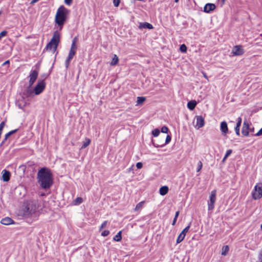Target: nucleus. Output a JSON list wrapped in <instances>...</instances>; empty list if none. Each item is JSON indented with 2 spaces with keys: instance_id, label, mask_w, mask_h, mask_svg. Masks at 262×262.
Wrapping results in <instances>:
<instances>
[{
  "instance_id": "f257e3e1",
  "label": "nucleus",
  "mask_w": 262,
  "mask_h": 262,
  "mask_svg": "<svg viewBox=\"0 0 262 262\" xmlns=\"http://www.w3.org/2000/svg\"><path fill=\"white\" fill-rule=\"evenodd\" d=\"M37 178L39 184L43 189L50 188L53 183L51 170L47 167L41 168L38 170Z\"/></svg>"
},
{
  "instance_id": "f03ea898",
  "label": "nucleus",
  "mask_w": 262,
  "mask_h": 262,
  "mask_svg": "<svg viewBox=\"0 0 262 262\" xmlns=\"http://www.w3.org/2000/svg\"><path fill=\"white\" fill-rule=\"evenodd\" d=\"M70 11L66 8L63 6H60L57 9L55 17V21L56 24L62 28L64 25L67 16L69 13Z\"/></svg>"
},
{
  "instance_id": "7ed1b4c3",
  "label": "nucleus",
  "mask_w": 262,
  "mask_h": 262,
  "mask_svg": "<svg viewBox=\"0 0 262 262\" xmlns=\"http://www.w3.org/2000/svg\"><path fill=\"white\" fill-rule=\"evenodd\" d=\"M38 209V205L36 202H30L25 205L23 211L25 217L31 216L35 214Z\"/></svg>"
},
{
  "instance_id": "20e7f679",
  "label": "nucleus",
  "mask_w": 262,
  "mask_h": 262,
  "mask_svg": "<svg viewBox=\"0 0 262 262\" xmlns=\"http://www.w3.org/2000/svg\"><path fill=\"white\" fill-rule=\"evenodd\" d=\"M60 41V35L57 31L54 32L53 36L50 41L46 46L47 50H52L55 52L57 49V46Z\"/></svg>"
},
{
  "instance_id": "39448f33",
  "label": "nucleus",
  "mask_w": 262,
  "mask_h": 262,
  "mask_svg": "<svg viewBox=\"0 0 262 262\" xmlns=\"http://www.w3.org/2000/svg\"><path fill=\"white\" fill-rule=\"evenodd\" d=\"M76 37H75L72 41V43L71 45L70 50L69 53L68 58L65 62V66L67 69L69 68L70 66V62L76 54V50L77 49L76 46Z\"/></svg>"
},
{
  "instance_id": "423d86ee",
  "label": "nucleus",
  "mask_w": 262,
  "mask_h": 262,
  "mask_svg": "<svg viewBox=\"0 0 262 262\" xmlns=\"http://www.w3.org/2000/svg\"><path fill=\"white\" fill-rule=\"evenodd\" d=\"M252 195L254 200L259 199L262 198V184L259 183L254 186V189L252 192Z\"/></svg>"
},
{
  "instance_id": "0eeeda50",
  "label": "nucleus",
  "mask_w": 262,
  "mask_h": 262,
  "mask_svg": "<svg viewBox=\"0 0 262 262\" xmlns=\"http://www.w3.org/2000/svg\"><path fill=\"white\" fill-rule=\"evenodd\" d=\"M216 190L211 191L208 201V210H212L214 208V204L216 201Z\"/></svg>"
},
{
  "instance_id": "6e6552de",
  "label": "nucleus",
  "mask_w": 262,
  "mask_h": 262,
  "mask_svg": "<svg viewBox=\"0 0 262 262\" xmlns=\"http://www.w3.org/2000/svg\"><path fill=\"white\" fill-rule=\"evenodd\" d=\"M165 137L162 136V142L160 144L157 143L155 141L152 140V143L154 146L155 147H162L167 144L169 143V142L171 141V137L170 135H167L166 138L165 139V141H164Z\"/></svg>"
},
{
  "instance_id": "1a4fd4ad",
  "label": "nucleus",
  "mask_w": 262,
  "mask_h": 262,
  "mask_svg": "<svg viewBox=\"0 0 262 262\" xmlns=\"http://www.w3.org/2000/svg\"><path fill=\"white\" fill-rule=\"evenodd\" d=\"M46 83L43 80H40L38 82L37 85L34 88V93L35 95H39L45 89Z\"/></svg>"
},
{
  "instance_id": "9d476101",
  "label": "nucleus",
  "mask_w": 262,
  "mask_h": 262,
  "mask_svg": "<svg viewBox=\"0 0 262 262\" xmlns=\"http://www.w3.org/2000/svg\"><path fill=\"white\" fill-rule=\"evenodd\" d=\"M196 125L195 127L197 129H199L204 126L205 120L204 118L202 116H196Z\"/></svg>"
},
{
  "instance_id": "9b49d317",
  "label": "nucleus",
  "mask_w": 262,
  "mask_h": 262,
  "mask_svg": "<svg viewBox=\"0 0 262 262\" xmlns=\"http://www.w3.org/2000/svg\"><path fill=\"white\" fill-rule=\"evenodd\" d=\"M244 53V51L242 46H235L232 50V53L235 56L242 55Z\"/></svg>"
},
{
  "instance_id": "f8f14e48",
  "label": "nucleus",
  "mask_w": 262,
  "mask_h": 262,
  "mask_svg": "<svg viewBox=\"0 0 262 262\" xmlns=\"http://www.w3.org/2000/svg\"><path fill=\"white\" fill-rule=\"evenodd\" d=\"M216 8L214 4L208 3L206 4L204 7V11L206 13H210L211 11H213Z\"/></svg>"
},
{
  "instance_id": "ddd939ff",
  "label": "nucleus",
  "mask_w": 262,
  "mask_h": 262,
  "mask_svg": "<svg viewBox=\"0 0 262 262\" xmlns=\"http://www.w3.org/2000/svg\"><path fill=\"white\" fill-rule=\"evenodd\" d=\"M220 129L222 134L224 136L228 133L227 123L226 121H223L221 123Z\"/></svg>"
},
{
  "instance_id": "4468645a",
  "label": "nucleus",
  "mask_w": 262,
  "mask_h": 262,
  "mask_svg": "<svg viewBox=\"0 0 262 262\" xmlns=\"http://www.w3.org/2000/svg\"><path fill=\"white\" fill-rule=\"evenodd\" d=\"M249 124L245 121L244 122L243 127L242 129V133L244 136H248L249 135Z\"/></svg>"
},
{
  "instance_id": "2eb2a0df",
  "label": "nucleus",
  "mask_w": 262,
  "mask_h": 262,
  "mask_svg": "<svg viewBox=\"0 0 262 262\" xmlns=\"http://www.w3.org/2000/svg\"><path fill=\"white\" fill-rule=\"evenodd\" d=\"M2 179L4 182H8L10 180V172L6 170L2 171Z\"/></svg>"
},
{
  "instance_id": "dca6fc26",
  "label": "nucleus",
  "mask_w": 262,
  "mask_h": 262,
  "mask_svg": "<svg viewBox=\"0 0 262 262\" xmlns=\"http://www.w3.org/2000/svg\"><path fill=\"white\" fill-rule=\"evenodd\" d=\"M1 223L2 224L5 225H9L13 224V221L10 217H6L3 219L1 220Z\"/></svg>"
},
{
  "instance_id": "f3484780",
  "label": "nucleus",
  "mask_w": 262,
  "mask_h": 262,
  "mask_svg": "<svg viewBox=\"0 0 262 262\" xmlns=\"http://www.w3.org/2000/svg\"><path fill=\"white\" fill-rule=\"evenodd\" d=\"M31 86H28L27 89L25 90V91L24 92V95L25 96L27 97H31L33 96V92L31 89Z\"/></svg>"
},
{
  "instance_id": "a211bd4d",
  "label": "nucleus",
  "mask_w": 262,
  "mask_h": 262,
  "mask_svg": "<svg viewBox=\"0 0 262 262\" xmlns=\"http://www.w3.org/2000/svg\"><path fill=\"white\" fill-rule=\"evenodd\" d=\"M197 103L195 100H191L189 101L187 103V107L191 111H192L194 109L196 106Z\"/></svg>"
},
{
  "instance_id": "6ab92c4d",
  "label": "nucleus",
  "mask_w": 262,
  "mask_h": 262,
  "mask_svg": "<svg viewBox=\"0 0 262 262\" xmlns=\"http://www.w3.org/2000/svg\"><path fill=\"white\" fill-rule=\"evenodd\" d=\"M26 102L25 101V98L22 97V99L20 100H18L17 102V106L21 109H23L24 107L26 105Z\"/></svg>"
},
{
  "instance_id": "aec40b11",
  "label": "nucleus",
  "mask_w": 262,
  "mask_h": 262,
  "mask_svg": "<svg viewBox=\"0 0 262 262\" xmlns=\"http://www.w3.org/2000/svg\"><path fill=\"white\" fill-rule=\"evenodd\" d=\"M168 191V187L166 186H162L160 189V193L162 195H165Z\"/></svg>"
},
{
  "instance_id": "412c9836",
  "label": "nucleus",
  "mask_w": 262,
  "mask_h": 262,
  "mask_svg": "<svg viewBox=\"0 0 262 262\" xmlns=\"http://www.w3.org/2000/svg\"><path fill=\"white\" fill-rule=\"evenodd\" d=\"M139 27L141 28H147L148 29H151L153 28L152 25L148 23H144L142 24H140Z\"/></svg>"
},
{
  "instance_id": "4be33fe9",
  "label": "nucleus",
  "mask_w": 262,
  "mask_h": 262,
  "mask_svg": "<svg viewBox=\"0 0 262 262\" xmlns=\"http://www.w3.org/2000/svg\"><path fill=\"white\" fill-rule=\"evenodd\" d=\"M38 76V72L36 70L31 71L29 75V77L33 79L34 80H36Z\"/></svg>"
},
{
  "instance_id": "5701e85b",
  "label": "nucleus",
  "mask_w": 262,
  "mask_h": 262,
  "mask_svg": "<svg viewBox=\"0 0 262 262\" xmlns=\"http://www.w3.org/2000/svg\"><path fill=\"white\" fill-rule=\"evenodd\" d=\"M91 143V140L89 138H85V141L83 142L82 146L81 148L83 149L88 147Z\"/></svg>"
},
{
  "instance_id": "b1692460",
  "label": "nucleus",
  "mask_w": 262,
  "mask_h": 262,
  "mask_svg": "<svg viewBox=\"0 0 262 262\" xmlns=\"http://www.w3.org/2000/svg\"><path fill=\"white\" fill-rule=\"evenodd\" d=\"M118 61H119V58H118V56L116 54H115L114 55V57L113 58L111 62V66H115V65L117 64L118 63Z\"/></svg>"
},
{
  "instance_id": "393cba45",
  "label": "nucleus",
  "mask_w": 262,
  "mask_h": 262,
  "mask_svg": "<svg viewBox=\"0 0 262 262\" xmlns=\"http://www.w3.org/2000/svg\"><path fill=\"white\" fill-rule=\"evenodd\" d=\"M121 233L122 232L120 231H119L113 238V239L116 242H120L122 239V236H121Z\"/></svg>"
},
{
  "instance_id": "a878e982",
  "label": "nucleus",
  "mask_w": 262,
  "mask_h": 262,
  "mask_svg": "<svg viewBox=\"0 0 262 262\" xmlns=\"http://www.w3.org/2000/svg\"><path fill=\"white\" fill-rule=\"evenodd\" d=\"M229 250V246L226 245L223 247L222 249V255H226Z\"/></svg>"
},
{
  "instance_id": "bb28decb",
  "label": "nucleus",
  "mask_w": 262,
  "mask_h": 262,
  "mask_svg": "<svg viewBox=\"0 0 262 262\" xmlns=\"http://www.w3.org/2000/svg\"><path fill=\"white\" fill-rule=\"evenodd\" d=\"M83 202V199L82 198L80 197H77L75 199V200L74 201V204L75 205H79L81 203H82Z\"/></svg>"
},
{
  "instance_id": "cd10ccee",
  "label": "nucleus",
  "mask_w": 262,
  "mask_h": 262,
  "mask_svg": "<svg viewBox=\"0 0 262 262\" xmlns=\"http://www.w3.org/2000/svg\"><path fill=\"white\" fill-rule=\"evenodd\" d=\"M185 236L184 235V234L181 233L178 236L177 239V243L179 244L182 242L183 239H184Z\"/></svg>"
},
{
  "instance_id": "c85d7f7f",
  "label": "nucleus",
  "mask_w": 262,
  "mask_h": 262,
  "mask_svg": "<svg viewBox=\"0 0 262 262\" xmlns=\"http://www.w3.org/2000/svg\"><path fill=\"white\" fill-rule=\"evenodd\" d=\"M144 203V201H142V202H140V203H139L138 204H137V205H136V206L135 208V210L138 211V210L141 209L143 207Z\"/></svg>"
},
{
  "instance_id": "c756f323",
  "label": "nucleus",
  "mask_w": 262,
  "mask_h": 262,
  "mask_svg": "<svg viewBox=\"0 0 262 262\" xmlns=\"http://www.w3.org/2000/svg\"><path fill=\"white\" fill-rule=\"evenodd\" d=\"M145 100V98L143 97H138L137 103V104H142Z\"/></svg>"
},
{
  "instance_id": "7c9ffc66",
  "label": "nucleus",
  "mask_w": 262,
  "mask_h": 262,
  "mask_svg": "<svg viewBox=\"0 0 262 262\" xmlns=\"http://www.w3.org/2000/svg\"><path fill=\"white\" fill-rule=\"evenodd\" d=\"M159 134H160V130L158 128H156L152 131V134L155 137H158L159 136Z\"/></svg>"
},
{
  "instance_id": "2f4dec72",
  "label": "nucleus",
  "mask_w": 262,
  "mask_h": 262,
  "mask_svg": "<svg viewBox=\"0 0 262 262\" xmlns=\"http://www.w3.org/2000/svg\"><path fill=\"white\" fill-rule=\"evenodd\" d=\"M180 50L182 53H185L187 51V47L185 45L182 44L180 46Z\"/></svg>"
},
{
  "instance_id": "473e14b6",
  "label": "nucleus",
  "mask_w": 262,
  "mask_h": 262,
  "mask_svg": "<svg viewBox=\"0 0 262 262\" xmlns=\"http://www.w3.org/2000/svg\"><path fill=\"white\" fill-rule=\"evenodd\" d=\"M190 228V225L187 226L181 232L182 234L183 233L185 236H186V233L188 231L189 229Z\"/></svg>"
},
{
  "instance_id": "72a5a7b5",
  "label": "nucleus",
  "mask_w": 262,
  "mask_h": 262,
  "mask_svg": "<svg viewBox=\"0 0 262 262\" xmlns=\"http://www.w3.org/2000/svg\"><path fill=\"white\" fill-rule=\"evenodd\" d=\"M161 132L163 133H167L168 128L166 126H164L161 128Z\"/></svg>"
},
{
  "instance_id": "f704fd0d",
  "label": "nucleus",
  "mask_w": 262,
  "mask_h": 262,
  "mask_svg": "<svg viewBox=\"0 0 262 262\" xmlns=\"http://www.w3.org/2000/svg\"><path fill=\"white\" fill-rule=\"evenodd\" d=\"M202 168V163L201 161H199L198 163L197 172H199Z\"/></svg>"
},
{
  "instance_id": "c9c22d12",
  "label": "nucleus",
  "mask_w": 262,
  "mask_h": 262,
  "mask_svg": "<svg viewBox=\"0 0 262 262\" xmlns=\"http://www.w3.org/2000/svg\"><path fill=\"white\" fill-rule=\"evenodd\" d=\"M232 152V150L231 149L227 150L225 155V158H227L231 154Z\"/></svg>"
},
{
  "instance_id": "e433bc0d",
  "label": "nucleus",
  "mask_w": 262,
  "mask_h": 262,
  "mask_svg": "<svg viewBox=\"0 0 262 262\" xmlns=\"http://www.w3.org/2000/svg\"><path fill=\"white\" fill-rule=\"evenodd\" d=\"M107 224V221H105L102 224V225H101V226L100 227V229L99 230H102L103 228H105Z\"/></svg>"
},
{
  "instance_id": "4c0bfd02",
  "label": "nucleus",
  "mask_w": 262,
  "mask_h": 262,
  "mask_svg": "<svg viewBox=\"0 0 262 262\" xmlns=\"http://www.w3.org/2000/svg\"><path fill=\"white\" fill-rule=\"evenodd\" d=\"M120 3V0H113V4L115 7H118Z\"/></svg>"
},
{
  "instance_id": "58836bf2",
  "label": "nucleus",
  "mask_w": 262,
  "mask_h": 262,
  "mask_svg": "<svg viewBox=\"0 0 262 262\" xmlns=\"http://www.w3.org/2000/svg\"><path fill=\"white\" fill-rule=\"evenodd\" d=\"M110 234L108 230H104L101 233V235L103 236H106Z\"/></svg>"
},
{
  "instance_id": "ea45409f",
  "label": "nucleus",
  "mask_w": 262,
  "mask_h": 262,
  "mask_svg": "<svg viewBox=\"0 0 262 262\" xmlns=\"http://www.w3.org/2000/svg\"><path fill=\"white\" fill-rule=\"evenodd\" d=\"M241 123H242V118L241 117H239V118H238L236 126L240 127L241 125Z\"/></svg>"
},
{
  "instance_id": "a19ab883",
  "label": "nucleus",
  "mask_w": 262,
  "mask_h": 262,
  "mask_svg": "<svg viewBox=\"0 0 262 262\" xmlns=\"http://www.w3.org/2000/svg\"><path fill=\"white\" fill-rule=\"evenodd\" d=\"M136 167L138 169H141L143 167V164L141 162H138Z\"/></svg>"
},
{
  "instance_id": "79ce46f5",
  "label": "nucleus",
  "mask_w": 262,
  "mask_h": 262,
  "mask_svg": "<svg viewBox=\"0 0 262 262\" xmlns=\"http://www.w3.org/2000/svg\"><path fill=\"white\" fill-rule=\"evenodd\" d=\"M35 81V80L30 78L29 86H31L33 84V83H34Z\"/></svg>"
},
{
  "instance_id": "37998d69",
  "label": "nucleus",
  "mask_w": 262,
  "mask_h": 262,
  "mask_svg": "<svg viewBox=\"0 0 262 262\" xmlns=\"http://www.w3.org/2000/svg\"><path fill=\"white\" fill-rule=\"evenodd\" d=\"M18 130V129H14V130H11L10 132H9V133H8V135L10 136L11 135H12V134L15 133Z\"/></svg>"
},
{
  "instance_id": "c03bdc74",
  "label": "nucleus",
  "mask_w": 262,
  "mask_h": 262,
  "mask_svg": "<svg viewBox=\"0 0 262 262\" xmlns=\"http://www.w3.org/2000/svg\"><path fill=\"white\" fill-rule=\"evenodd\" d=\"M239 128H240V127H237V126H235V133L237 136L239 135Z\"/></svg>"
},
{
  "instance_id": "a18cd8bd",
  "label": "nucleus",
  "mask_w": 262,
  "mask_h": 262,
  "mask_svg": "<svg viewBox=\"0 0 262 262\" xmlns=\"http://www.w3.org/2000/svg\"><path fill=\"white\" fill-rule=\"evenodd\" d=\"M73 0H64V3L67 5H71Z\"/></svg>"
},
{
  "instance_id": "49530a36",
  "label": "nucleus",
  "mask_w": 262,
  "mask_h": 262,
  "mask_svg": "<svg viewBox=\"0 0 262 262\" xmlns=\"http://www.w3.org/2000/svg\"><path fill=\"white\" fill-rule=\"evenodd\" d=\"M255 135L257 136L262 135V128Z\"/></svg>"
},
{
  "instance_id": "de8ad7c7",
  "label": "nucleus",
  "mask_w": 262,
  "mask_h": 262,
  "mask_svg": "<svg viewBox=\"0 0 262 262\" xmlns=\"http://www.w3.org/2000/svg\"><path fill=\"white\" fill-rule=\"evenodd\" d=\"M162 136H160L159 138L160 141H157L156 140H153L154 141H155L157 143L160 144V143L162 142Z\"/></svg>"
},
{
  "instance_id": "09e8293b",
  "label": "nucleus",
  "mask_w": 262,
  "mask_h": 262,
  "mask_svg": "<svg viewBox=\"0 0 262 262\" xmlns=\"http://www.w3.org/2000/svg\"><path fill=\"white\" fill-rule=\"evenodd\" d=\"M179 211H177V212H176L174 218L177 219V218H178V216H179Z\"/></svg>"
},
{
  "instance_id": "8fccbe9b",
  "label": "nucleus",
  "mask_w": 262,
  "mask_h": 262,
  "mask_svg": "<svg viewBox=\"0 0 262 262\" xmlns=\"http://www.w3.org/2000/svg\"><path fill=\"white\" fill-rule=\"evenodd\" d=\"M177 219L174 217L172 223V225L173 226L175 225V224L176 223V221H177Z\"/></svg>"
},
{
  "instance_id": "3c124183",
  "label": "nucleus",
  "mask_w": 262,
  "mask_h": 262,
  "mask_svg": "<svg viewBox=\"0 0 262 262\" xmlns=\"http://www.w3.org/2000/svg\"><path fill=\"white\" fill-rule=\"evenodd\" d=\"M9 137L10 136L8 135V134H6L5 136L4 140H7Z\"/></svg>"
},
{
  "instance_id": "603ef678",
  "label": "nucleus",
  "mask_w": 262,
  "mask_h": 262,
  "mask_svg": "<svg viewBox=\"0 0 262 262\" xmlns=\"http://www.w3.org/2000/svg\"><path fill=\"white\" fill-rule=\"evenodd\" d=\"M39 0H32L31 4H34L38 2Z\"/></svg>"
},
{
  "instance_id": "864d4df0",
  "label": "nucleus",
  "mask_w": 262,
  "mask_h": 262,
  "mask_svg": "<svg viewBox=\"0 0 262 262\" xmlns=\"http://www.w3.org/2000/svg\"><path fill=\"white\" fill-rule=\"evenodd\" d=\"M7 64H9V60H7L3 64V65L4 66V65H6Z\"/></svg>"
},
{
  "instance_id": "5fc2aeb1",
  "label": "nucleus",
  "mask_w": 262,
  "mask_h": 262,
  "mask_svg": "<svg viewBox=\"0 0 262 262\" xmlns=\"http://www.w3.org/2000/svg\"><path fill=\"white\" fill-rule=\"evenodd\" d=\"M204 76L205 78L208 79L207 76L205 74H204Z\"/></svg>"
},
{
  "instance_id": "6e6d98bb",
  "label": "nucleus",
  "mask_w": 262,
  "mask_h": 262,
  "mask_svg": "<svg viewBox=\"0 0 262 262\" xmlns=\"http://www.w3.org/2000/svg\"><path fill=\"white\" fill-rule=\"evenodd\" d=\"M226 159L227 158H225V157L224 156V158L223 159V162H224L226 160Z\"/></svg>"
},
{
  "instance_id": "4d7b16f0",
  "label": "nucleus",
  "mask_w": 262,
  "mask_h": 262,
  "mask_svg": "<svg viewBox=\"0 0 262 262\" xmlns=\"http://www.w3.org/2000/svg\"><path fill=\"white\" fill-rule=\"evenodd\" d=\"M4 143H5V142H4V141H2V142L1 143V145L2 146L3 144H4Z\"/></svg>"
},
{
  "instance_id": "13d9d810",
  "label": "nucleus",
  "mask_w": 262,
  "mask_h": 262,
  "mask_svg": "<svg viewBox=\"0 0 262 262\" xmlns=\"http://www.w3.org/2000/svg\"><path fill=\"white\" fill-rule=\"evenodd\" d=\"M174 2H175L176 3H178V2H179V0H174Z\"/></svg>"
},
{
  "instance_id": "bf43d9fd",
  "label": "nucleus",
  "mask_w": 262,
  "mask_h": 262,
  "mask_svg": "<svg viewBox=\"0 0 262 262\" xmlns=\"http://www.w3.org/2000/svg\"><path fill=\"white\" fill-rule=\"evenodd\" d=\"M261 229L262 230V224L260 226Z\"/></svg>"
},
{
  "instance_id": "052dcab7",
  "label": "nucleus",
  "mask_w": 262,
  "mask_h": 262,
  "mask_svg": "<svg viewBox=\"0 0 262 262\" xmlns=\"http://www.w3.org/2000/svg\"><path fill=\"white\" fill-rule=\"evenodd\" d=\"M1 14V12H0V14Z\"/></svg>"
}]
</instances>
